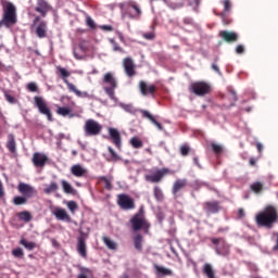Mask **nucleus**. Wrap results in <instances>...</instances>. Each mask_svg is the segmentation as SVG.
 I'll return each mask as SVG.
<instances>
[{"label":"nucleus","mask_w":278,"mask_h":278,"mask_svg":"<svg viewBox=\"0 0 278 278\" xmlns=\"http://www.w3.org/2000/svg\"><path fill=\"white\" fill-rule=\"evenodd\" d=\"M88 274H90V269L83 268L80 274L78 275V278H88Z\"/></svg>","instance_id":"nucleus-53"},{"label":"nucleus","mask_w":278,"mask_h":278,"mask_svg":"<svg viewBox=\"0 0 278 278\" xmlns=\"http://www.w3.org/2000/svg\"><path fill=\"white\" fill-rule=\"evenodd\" d=\"M203 273L207 278H216V271L214 270V267H212L210 263L204 264Z\"/></svg>","instance_id":"nucleus-29"},{"label":"nucleus","mask_w":278,"mask_h":278,"mask_svg":"<svg viewBox=\"0 0 278 278\" xmlns=\"http://www.w3.org/2000/svg\"><path fill=\"white\" fill-rule=\"evenodd\" d=\"M139 90L142 97H155V92H157V87L144 80H140Z\"/></svg>","instance_id":"nucleus-12"},{"label":"nucleus","mask_w":278,"mask_h":278,"mask_svg":"<svg viewBox=\"0 0 278 278\" xmlns=\"http://www.w3.org/2000/svg\"><path fill=\"white\" fill-rule=\"evenodd\" d=\"M14 205H25L27 203V198L25 195H16L13 198Z\"/></svg>","instance_id":"nucleus-42"},{"label":"nucleus","mask_w":278,"mask_h":278,"mask_svg":"<svg viewBox=\"0 0 278 278\" xmlns=\"http://www.w3.org/2000/svg\"><path fill=\"white\" fill-rule=\"evenodd\" d=\"M56 114H59V116H68L71 114V109L58 106Z\"/></svg>","instance_id":"nucleus-44"},{"label":"nucleus","mask_w":278,"mask_h":278,"mask_svg":"<svg viewBox=\"0 0 278 278\" xmlns=\"http://www.w3.org/2000/svg\"><path fill=\"white\" fill-rule=\"evenodd\" d=\"M193 163L195 164V166H198V168H201V164L199 163V157H193Z\"/></svg>","instance_id":"nucleus-63"},{"label":"nucleus","mask_w":278,"mask_h":278,"mask_svg":"<svg viewBox=\"0 0 278 278\" xmlns=\"http://www.w3.org/2000/svg\"><path fill=\"white\" fill-rule=\"evenodd\" d=\"M17 190L26 199H31V197L37 193L36 189L31 185L25 182H20L17 186Z\"/></svg>","instance_id":"nucleus-13"},{"label":"nucleus","mask_w":278,"mask_h":278,"mask_svg":"<svg viewBox=\"0 0 278 278\" xmlns=\"http://www.w3.org/2000/svg\"><path fill=\"white\" fill-rule=\"evenodd\" d=\"M211 147H212L214 153H217V154L223 153V146L217 144V143H212Z\"/></svg>","instance_id":"nucleus-52"},{"label":"nucleus","mask_w":278,"mask_h":278,"mask_svg":"<svg viewBox=\"0 0 278 278\" xmlns=\"http://www.w3.org/2000/svg\"><path fill=\"white\" fill-rule=\"evenodd\" d=\"M168 173H170V169L166 167L161 169H151L150 173L146 175V180L150 181V184H160Z\"/></svg>","instance_id":"nucleus-8"},{"label":"nucleus","mask_w":278,"mask_h":278,"mask_svg":"<svg viewBox=\"0 0 278 278\" xmlns=\"http://www.w3.org/2000/svg\"><path fill=\"white\" fill-rule=\"evenodd\" d=\"M5 147L12 155H16V137L13 134L8 135Z\"/></svg>","instance_id":"nucleus-24"},{"label":"nucleus","mask_w":278,"mask_h":278,"mask_svg":"<svg viewBox=\"0 0 278 278\" xmlns=\"http://www.w3.org/2000/svg\"><path fill=\"white\" fill-rule=\"evenodd\" d=\"M109 136L111 142L116 147V149H122L123 141L121 139V132L116 128H109Z\"/></svg>","instance_id":"nucleus-14"},{"label":"nucleus","mask_w":278,"mask_h":278,"mask_svg":"<svg viewBox=\"0 0 278 278\" xmlns=\"http://www.w3.org/2000/svg\"><path fill=\"white\" fill-rule=\"evenodd\" d=\"M219 36L225 42H238V35L233 31L222 30L219 31Z\"/></svg>","instance_id":"nucleus-22"},{"label":"nucleus","mask_w":278,"mask_h":278,"mask_svg":"<svg viewBox=\"0 0 278 278\" xmlns=\"http://www.w3.org/2000/svg\"><path fill=\"white\" fill-rule=\"evenodd\" d=\"M18 218H20V220L29 223V220H31V213H29L27 211H23V212L18 213Z\"/></svg>","instance_id":"nucleus-41"},{"label":"nucleus","mask_w":278,"mask_h":278,"mask_svg":"<svg viewBox=\"0 0 278 278\" xmlns=\"http://www.w3.org/2000/svg\"><path fill=\"white\" fill-rule=\"evenodd\" d=\"M86 23H87L88 27H90L91 29H94L96 24H94V21L92 20V17L87 16L86 17Z\"/></svg>","instance_id":"nucleus-54"},{"label":"nucleus","mask_w":278,"mask_h":278,"mask_svg":"<svg viewBox=\"0 0 278 278\" xmlns=\"http://www.w3.org/2000/svg\"><path fill=\"white\" fill-rule=\"evenodd\" d=\"M71 174L74 177H88V168L84 167L81 164H75L71 167Z\"/></svg>","instance_id":"nucleus-19"},{"label":"nucleus","mask_w":278,"mask_h":278,"mask_svg":"<svg viewBox=\"0 0 278 278\" xmlns=\"http://www.w3.org/2000/svg\"><path fill=\"white\" fill-rule=\"evenodd\" d=\"M119 108H122L124 112H128V114L134 115L138 114V112H146L144 110L137 109L136 106H134V104L121 103Z\"/></svg>","instance_id":"nucleus-28"},{"label":"nucleus","mask_w":278,"mask_h":278,"mask_svg":"<svg viewBox=\"0 0 278 278\" xmlns=\"http://www.w3.org/2000/svg\"><path fill=\"white\" fill-rule=\"evenodd\" d=\"M155 270L159 275H164V276H170L173 275V270L166 268V267H162L160 265H155Z\"/></svg>","instance_id":"nucleus-38"},{"label":"nucleus","mask_w":278,"mask_h":278,"mask_svg":"<svg viewBox=\"0 0 278 278\" xmlns=\"http://www.w3.org/2000/svg\"><path fill=\"white\" fill-rule=\"evenodd\" d=\"M188 186V180L187 179H177L172 188V192L175 197V199H177V194L180 190H184V188Z\"/></svg>","instance_id":"nucleus-25"},{"label":"nucleus","mask_w":278,"mask_h":278,"mask_svg":"<svg viewBox=\"0 0 278 278\" xmlns=\"http://www.w3.org/2000/svg\"><path fill=\"white\" fill-rule=\"evenodd\" d=\"M59 188L58 182L52 181L43 189V192L45 194H51V192H58Z\"/></svg>","instance_id":"nucleus-34"},{"label":"nucleus","mask_w":278,"mask_h":278,"mask_svg":"<svg viewBox=\"0 0 278 278\" xmlns=\"http://www.w3.org/2000/svg\"><path fill=\"white\" fill-rule=\"evenodd\" d=\"M66 205H67V208L70 210V212L72 213V214H75V212H77V210H78V205H77V202H75V201H68L67 203H66Z\"/></svg>","instance_id":"nucleus-45"},{"label":"nucleus","mask_w":278,"mask_h":278,"mask_svg":"<svg viewBox=\"0 0 278 278\" xmlns=\"http://www.w3.org/2000/svg\"><path fill=\"white\" fill-rule=\"evenodd\" d=\"M123 17L128 16L129 18H140L142 10L135 1H128L119 4Z\"/></svg>","instance_id":"nucleus-4"},{"label":"nucleus","mask_w":278,"mask_h":278,"mask_svg":"<svg viewBox=\"0 0 278 278\" xmlns=\"http://www.w3.org/2000/svg\"><path fill=\"white\" fill-rule=\"evenodd\" d=\"M61 186H62L63 192H65V194H76L77 193V190H75V188H73V186L70 185V182L66 180H62Z\"/></svg>","instance_id":"nucleus-30"},{"label":"nucleus","mask_w":278,"mask_h":278,"mask_svg":"<svg viewBox=\"0 0 278 278\" xmlns=\"http://www.w3.org/2000/svg\"><path fill=\"white\" fill-rule=\"evenodd\" d=\"M257 151L262 153V150L264 149V146L262 143H256Z\"/></svg>","instance_id":"nucleus-64"},{"label":"nucleus","mask_w":278,"mask_h":278,"mask_svg":"<svg viewBox=\"0 0 278 278\" xmlns=\"http://www.w3.org/2000/svg\"><path fill=\"white\" fill-rule=\"evenodd\" d=\"M100 29L103 31H113L114 28L111 25H102L100 26Z\"/></svg>","instance_id":"nucleus-58"},{"label":"nucleus","mask_w":278,"mask_h":278,"mask_svg":"<svg viewBox=\"0 0 278 278\" xmlns=\"http://www.w3.org/2000/svg\"><path fill=\"white\" fill-rule=\"evenodd\" d=\"M212 242L213 244H216V245L222 244V247H218L216 250L218 255H223L225 257L229 254V245L225 243L224 239L213 238Z\"/></svg>","instance_id":"nucleus-18"},{"label":"nucleus","mask_w":278,"mask_h":278,"mask_svg":"<svg viewBox=\"0 0 278 278\" xmlns=\"http://www.w3.org/2000/svg\"><path fill=\"white\" fill-rule=\"evenodd\" d=\"M117 205H119L122 210H126V211L136 208V202H134L131 197L125 193L117 195Z\"/></svg>","instance_id":"nucleus-10"},{"label":"nucleus","mask_w":278,"mask_h":278,"mask_svg":"<svg viewBox=\"0 0 278 278\" xmlns=\"http://www.w3.org/2000/svg\"><path fill=\"white\" fill-rule=\"evenodd\" d=\"M58 73H60L63 81H68V77H71V72H68L66 68L62 66H56Z\"/></svg>","instance_id":"nucleus-36"},{"label":"nucleus","mask_w":278,"mask_h":278,"mask_svg":"<svg viewBox=\"0 0 278 278\" xmlns=\"http://www.w3.org/2000/svg\"><path fill=\"white\" fill-rule=\"evenodd\" d=\"M203 210L206 214H217V212H220V204L216 201L205 202L203 204Z\"/></svg>","instance_id":"nucleus-21"},{"label":"nucleus","mask_w":278,"mask_h":278,"mask_svg":"<svg viewBox=\"0 0 278 278\" xmlns=\"http://www.w3.org/2000/svg\"><path fill=\"white\" fill-rule=\"evenodd\" d=\"M189 90L197 97H205V94H210L212 87L205 81H197L190 85Z\"/></svg>","instance_id":"nucleus-7"},{"label":"nucleus","mask_w":278,"mask_h":278,"mask_svg":"<svg viewBox=\"0 0 278 278\" xmlns=\"http://www.w3.org/2000/svg\"><path fill=\"white\" fill-rule=\"evenodd\" d=\"M130 223L132 225L134 231H140V229H149V223L147 222L142 213L135 215L131 218Z\"/></svg>","instance_id":"nucleus-11"},{"label":"nucleus","mask_w":278,"mask_h":278,"mask_svg":"<svg viewBox=\"0 0 278 278\" xmlns=\"http://www.w3.org/2000/svg\"><path fill=\"white\" fill-rule=\"evenodd\" d=\"M52 214L53 216H55L58 220H65L66 223H71V215H68L66 210L62 207H59V206L54 207Z\"/></svg>","instance_id":"nucleus-20"},{"label":"nucleus","mask_w":278,"mask_h":278,"mask_svg":"<svg viewBox=\"0 0 278 278\" xmlns=\"http://www.w3.org/2000/svg\"><path fill=\"white\" fill-rule=\"evenodd\" d=\"M65 85L70 92H74L76 97H79L80 99H92V94L88 93V91H80L75 85H73V83L65 80Z\"/></svg>","instance_id":"nucleus-16"},{"label":"nucleus","mask_w":278,"mask_h":278,"mask_svg":"<svg viewBox=\"0 0 278 278\" xmlns=\"http://www.w3.org/2000/svg\"><path fill=\"white\" fill-rule=\"evenodd\" d=\"M27 90L28 92H38V85L36 83H28Z\"/></svg>","instance_id":"nucleus-50"},{"label":"nucleus","mask_w":278,"mask_h":278,"mask_svg":"<svg viewBox=\"0 0 278 278\" xmlns=\"http://www.w3.org/2000/svg\"><path fill=\"white\" fill-rule=\"evenodd\" d=\"M105 247L108 249H110V251H116V249H118V243H116V241L110 239V237H103L102 238Z\"/></svg>","instance_id":"nucleus-31"},{"label":"nucleus","mask_w":278,"mask_h":278,"mask_svg":"<svg viewBox=\"0 0 278 278\" xmlns=\"http://www.w3.org/2000/svg\"><path fill=\"white\" fill-rule=\"evenodd\" d=\"M188 153H190V147L184 144L180 147V154L186 157V155H188Z\"/></svg>","instance_id":"nucleus-51"},{"label":"nucleus","mask_w":278,"mask_h":278,"mask_svg":"<svg viewBox=\"0 0 278 278\" xmlns=\"http://www.w3.org/2000/svg\"><path fill=\"white\" fill-rule=\"evenodd\" d=\"M1 3L3 8L2 23L4 24V27L16 25L18 21L16 17V7L12 2L5 0H2Z\"/></svg>","instance_id":"nucleus-2"},{"label":"nucleus","mask_w":278,"mask_h":278,"mask_svg":"<svg viewBox=\"0 0 278 278\" xmlns=\"http://www.w3.org/2000/svg\"><path fill=\"white\" fill-rule=\"evenodd\" d=\"M219 16L223 18V24L224 25H230L231 24V20H227V14L225 13H220Z\"/></svg>","instance_id":"nucleus-56"},{"label":"nucleus","mask_w":278,"mask_h":278,"mask_svg":"<svg viewBox=\"0 0 278 278\" xmlns=\"http://www.w3.org/2000/svg\"><path fill=\"white\" fill-rule=\"evenodd\" d=\"M103 90L108 94L109 99L116 101L115 90L118 88V80L112 73L104 74L102 78Z\"/></svg>","instance_id":"nucleus-3"},{"label":"nucleus","mask_w":278,"mask_h":278,"mask_svg":"<svg viewBox=\"0 0 278 278\" xmlns=\"http://www.w3.org/2000/svg\"><path fill=\"white\" fill-rule=\"evenodd\" d=\"M140 114H142L143 118H148V121L153 123L160 131H164V126H162V124H160V122H157L156 118L153 117V115H151V113H149V111H140Z\"/></svg>","instance_id":"nucleus-27"},{"label":"nucleus","mask_w":278,"mask_h":278,"mask_svg":"<svg viewBox=\"0 0 278 278\" xmlns=\"http://www.w3.org/2000/svg\"><path fill=\"white\" fill-rule=\"evenodd\" d=\"M51 10V7H49V3L45 0H38L37 5L35 8V12H38L41 14V16H47V13Z\"/></svg>","instance_id":"nucleus-23"},{"label":"nucleus","mask_w":278,"mask_h":278,"mask_svg":"<svg viewBox=\"0 0 278 278\" xmlns=\"http://www.w3.org/2000/svg\"><path fill=\"white\" fill-rule=\"evenodd\" d=\"M143 38H146V40H153V38H155V33L153 31L146 33L143 34Z\"/></svg>","instance_id":"nucleus-55"},{"label":"nucleus","mask_w":278,"mask_h":278,"mask_svg":"<svg viewBox=\"0 0 278 278\" xmlns=\"http://www.w3.org/2000/svg\"><path fill=\"white\" fill-rule=\"evenodd\" d=\"M84 131L87 138L90 136H99L101 131H103V126L94 119H87L85 122Z\"/></svg>","instance_id":"nucleus-6"},{"label":"nucleus","mask_w":278,"mask_h":278,"mask_svg":"<svg viewBox=\"0 0 278 278\" xmlns=\"http://www.w3.org/2000/svg\"><path fill=\"white\" fill-rule=\"evenodd\" d=\"M5 197V190L3 189V182L0 180V199Z\"/></svg>","instance_id":"nucleus-60"},{"label":"nucleus","mask_w":278,"mask_h":278,"mask_svg":"<svg viewBox=\"0 0 278 278\" xmlns=\"http://www.w3.org/2000/svg\"><path fill=\"white\" fill-rule=\"evenodd\" d=\"M3 93H4V98L7 99L8 103H11V104L17 103L16 98H14L12 94H10V92L8 90H4Z\"/></svg>","instance_id":"nucleus-46"},{"label":"nucleus","mask_w":278,"mask_h":278,"mask_svg":"<svg viewBox=\"0 0 278 278\" xmlns=\"http://www.w3.org/2000/svg\"><path fill=\"white\" fill-rule=\"evenodd\" d=\"M108 151L114 162H117V160H121V157L118 156V154H116V152L114 151V149H112V147H109Z\"/></svg>","instance_id":"nucleus-49"},{"label":"nucleus","mask_w":278,"mask_h":278,"mask_svg":"<svg viewBox=\"0 0 278 278\" xmlns=\"http://www.w3.org/2000/svg\"><path fill=\"white\" fill-rule=\"evenodd\" d=\"M153 192L156 201H164V192H162V189H160V187H154Z\"/></svg>","instance_id":"nucleus-43"},{"label":"nucleus","mask_w":278,"mask_h":278,"mask_svg":"<svg viewBox=\"0 0 278 278\" xmlns=\"http://www.w3.org/2000/svg\"><path fill=\"white\" fill-rule=\"evenodd\" d=\"M238 216H239V218H244V210L239 208L238 210Z\"/></svg>","instance_id":"nucleus-62"},{"label":"nucleus","mask_w":278,"mask_h":278,"mask_svg":"<svg viewBox=\"0 0 278 278\" xmlns=\"http://www.w3.org/2000/svg\"><path fill=\"white\" fill-rule=\"evenodd\" d=\"M123 66L127 77H134L136 75V64L131 58L124 59Z\"/></svg>","instance_id":"nucleus-17"},{"label":"nucleus","mask_w":278,"mask_h":278,"mask_svg":"<svg viewBox=\"0 0 278 278\" xmlns=\"http://www.w3.org/2000/svg\"><path fill=\"white\" fill-rule=\"evenodd\" d=\"M12 255H13L14 257L23 258L24 255H25V252H23V249L17 248V249H14V250L12 251Z\"/></svg>","instance_id":"nucleus-47"},{"label":"nucleus","mask_w":278,"mask_h":278,"mask_svg":"<svg viewBox=\"0 0 278 278\" xmlns=\"http://www.w3.org/2000/svg\"><path fill=\"white\" fill-rule=\"evenodd\" d=\"M278 220V213L275 206H266L264 211L260 212L255 216V222L260 227H266L273 229V225Z\"/></svg>","instance_id":"nucleus-1"},{"label":"nucleus","mask_w":278,"mask_h":278,"mask_svg":"<svg viewBox=\"0 0 278 278\" xmlns=\"http://www.w3.org/2000/svg\"><path fill=\"white\" fill-rule=\"evenodd\" d=\"M252 192H255V194H260V192H262L264 190V185L260 181L253 182L250 186Z\"/></svg>","instance_id":"nucleus-37"},{"label":"nucleus","mask_w":278,"mask_h":278,"mask_svg":"<svg viewBox=\"0 0 278 278\" xmlns=\"http://www.w3.org/2000/svg\"><path fill=\"white\" fill-rule=\"evenodd\" d=\"M236 53H238V55H242V53H244V46L242 45L237 46Z\"/></svg>","instance_id":"nucleus-57"},{"label":"nucleus","mask_w":278,"mask_h":278,"mask_svg":"<svg viewBox=\"0 0 278 278\" xmlns=\"http://www.w3.org/2000/svg\"><path fill=\"white\" fill-rule=\"evenodd\" d=\"M34 27H35L36 36L38 38H47V31H49L47 21L40 20V16H36L31 25L33 29Z\"/></svg>","instance_id":"nucleus-9"},{"label":"nucleus","mask_w":278,"mask_h":278,"mask_svg":"<svg viewBox=\"0 0 278 278\" xmlns=\"http://www.w3.org/2000/svg\"><path fill=\"white\" fill-rule=\"evenodd\" d=\"M274 238H276V245L274 247V251H278V232H274Z\"/></svg>","instance_id":"nucleus-61"},{"label":"nucleus","mask_w":278,"mask_h":278,"mask_svg":"<svg viewBox=\"0 0 278 278\" xmlns=\"http://www.w3.org/2000/svg\"><path fill=\"white\" fill-rule=\"evenodd\" d=\"M34 103L38 111L43 115L47 116V119L50 123H53V114L51 113V109L49 108V104H47V100L42 97L36 96L34 98Z\"/></svg>","instance_id":"nucleus-5"},{"label":"nucleus","mask_w":278,"mask_h":278,"mask_svg":"<svg viewBox=\"0 0 278 278\" xmlns=\"http://www.w3.org/2000/svg\"><path fill=\"white\" fill-rule=\"evenodd\" d=\"M228 99L230 101V105H236V101H238V94H236V90L232 87H228Z\"/></svg>","instance_id":"nucleus-35"},{"label":"nucleus","mask_w":278,"mask_h":278,"mask_svg":"<svg viewBox=\"0 0 278 278\" xmlns=\"http://www.w3.org/2000/svg\"><path fill=\"white\" fill-rule=\"evenodd\" d=\"M130 144L134 149H142L143 147L142 140L138 137H132L130 139Z\"/></svg>","instance_id":"nucleus-39"},{"label":"nucleus","mask_w":278,"mask_h":278,"mask_svg":"<svg viewBox=\"0 0 278 278\" xmlns=\"http://www.w3.org/2000/svg\"><path fill=\"white\" fill-rule=\"evenodd\" d=\"M224 12L222 14H227L228 12L231 11V1L229 0H224Z\"/></svg>","instance_id":"nucleus-48"},{"label":"nucleus","mask_w":278,"mask_h":278,"mask_svg":"<svg viewBox=\"0 0 278 278\" xmlns=\"http://www.w3.org/2000/svg\"><path fill=\"white\" fill-rule=\"evenodd\" d=\"M49 162V157L47 154H42L40 152H36L33 155V164L37 168H45V165Z\"/></svg>","instance_id":"nucleus-15"},{"label":"nucleus","mask_w":278,"mask_h":278,"mask_svg":"<svg viewBox=\"0 0 278 278\" xmlns=\"http://www.w3.org/2000/svg\"><path fill=\"white\" fill-rule=\"evenodd\" d=\"M112 177L101 176L98 178V181L104 184L105 190H112Z\"/></svg>","instance_id":"nucleus-32"},{"label":"nucleus","mask_w":278,"mask_h":278,"mask_svg":"<svg viewBox=\"0 0 278 278\" xmlns=\"http://www.w3.org/2000/svg\"><path fill=\"white\" fill-rule=\"evenodd\" d=\"M20 244L25 247V249H27V251H34V249L36 248V242H33V241L29 242L26 239H22L20 241Z\"/></svg>","instance_id":"nucleus-40"},{"label":"nucleus","mask_w":278,"mask_h":278,"mask_svg":"<svg viewBox=\"0 0 278 278\" xmlns=\"http://www.w3.org/2000/svg\"><path fill=\"white\" fill-rule=\"evenodd\" d=\"M132 241H134L135 249L137 251H142V242H143L142 235H136L132 238Z\"/></svg>","instance_id":"nucleus-33"},{"label":"nucleus","mask_w":278,"mask_h":278,"mask_svg":"<svg viewBox=\"0 0 278 278\" xmlns=\"http://www.w3.org/2000/svg\"><path fill=\"white\" fill-rule=\"evenodd\" d=\"M77 251H78L80 257H84V258L88 257V252H87V248H86V239H84V237L78 238Z\"/></svg>","instance_id":"nucleus-26"},{"label":"nucleus","mask_w":278,"mask_h":278,"mask_svg":"<svg viewBox=\"0 0 278 278\" xmlns=\"http://www.w3.org/2000/svg\"><path fill=\"white\" fill-rule=\"evenodd\" d=\"M111 42L113 45L114 51H123V49H121V46L118 43H116L113 39H111Z\"/></svg>","instance_id":"nucleus-59"}]
</instances>
